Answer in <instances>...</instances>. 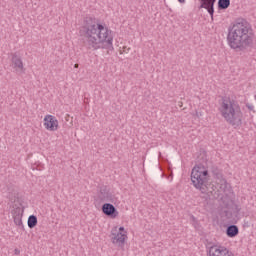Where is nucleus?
Returning a JSON list of instances; mask_svg holds the SVG:
<instances>
[{
	"instance_id": "obj_1",
	"label": "nucleus",
	"mask_w": 256,
	"mask_h": 256,
	"mask_svg": "<svg viewBox=\"0 0 256 256\" xmlns=\"http://www.w3.org/2000/svg\"><path fill=\"white\" fill-rule=\"evenodd\" d=\"M79 33L87 49H113V31L95 17H85Z\"/></svg>"
},
{
	"instance_id": "obj_2",
	"label": "nucleus",
	"mask_w": 256,
	"mask_h": 256,
	"mask_svg": "<svg viewBox=\"0 0 256 256\" xmlns=\"http://www.w3.org/2000/svg\"><path fill=\"white\" fill-rule=\"evenodd\" d=\"M228 45L234 51H245L253 46L255 32L251 23L244 18H238L228 30Z\"/></svg>"
},
{
	"instance_id": "obj_3",
	"label": "nucleus",
	"mask_w": 256,
	"mask_h": 256,
	"mask_svg": "<svg viewBox=\"0 0 256 256\" xmlns=\"http://www.w3.org/2000/svg\"><path fill=\"white\" fill-rule=\"evenodd\" d=\"M218 111L221 117L234 129L243 125V111H241V105L237 100L227 96L222 97Z\"/></svg>"
},
{
	"instance_id": "obj_4",
	"label": "nucleus",
	"mask_w": 256,
	"mask_h": 256,
	"mask_svg": "<svg viewBox=\"0 0 256 256\" xmlns=\"http://www.w3.org/2000/svg\"><path fill=\"white\" fill-rule=\"evenodd\" d=\"M191 181L196 189H199L201 193H205L209 181V171L202 165L194 166L191 172Z\"/></svg>"
},
{
	"instance_id": "obj_5",
	"label": "nucleus",
	"mask_w": 256,
	"mask_h": 256,
	"mask_svg": "<svg viewBox=\"0 0 256 256\" xmlns=\"http://www.w3.org/2000/svg\"><path fill=\"white\" fill-rule=\"evenodd\" d=\"M110 237L113 245H118L119 247H123L127 239V234L126 232L124 233L119 232V230H117V227H115L112 229Z\"/></svg>"
},
{
	"instance_id": "obj_6",
	"label": "nucleus",
	"mask_w": 256,
	"mask_h": 256,
	"mask_svg": "<svg viewBox=\"0 0 256 256\" xmlns=\"http://www.w3.org/2000/svg\"><path fill=\"white\" fill-rule=\"evenodd\" d=\"M44 127L47 131H57L59 129V121L53 115H46L44 117Z\"/></svg>"
},
{
	"instance_id": "obj_7",
	"label": "nucleus",
	"mask_w": 256,
	"mask_h": 256,
	"mask_svg": "<svg viewBox=\"0 0 256 256\" xmlns=\"http://www.w3.org/2000/svg\"><path fill=\"white\" fill-rule=\"evenodd\" d=\"M102 213L111 219H115L119 216V211L111 203H105L102 205Z\"/></svg>"
},
{
	"instance_id": "obj_8",
	"label": "nucleus",
	"mask_w": 256,
	"mask_h": 256,
	"mask_svg": "<svg viewBox=\"0 0 256 256\" xmlns=\"http://www.w3.org/2000/svg\"><path fill=\"white\" fill-rule=\"evenodd\" d=\"M12 67L17 73H25V67L23 66V60L17 54L12 55Z\"/></svg>"
},
{
	"instance_id": "obj_9",
	"label": "nucleus",
	"mask_w": 256,
	"mask_h": 256,
	"mask_svg": "<svg viewBox=\"0 0 256 256\" xmlns=\"http://www.w3.org/2000/svg\"><path fill=\"white\" fill-rule=\"evenodd\" d=\"M215 1H217V0H200L201 9H206L208 11L209 15H211V17H213V13H215V9L213 8L215 5Z\"/></svg>"
},
{
	"instance_id": "obj_10",
	"label": "nucleus",
	"mask_w": 256,
	"mask_h": 256,
	"mask_svg": "<svg viewBox=\"0 0 256 256\" xmlns=\"http://www.w3.org/2000/svg\"><path fill=\"white\" fill-rule=\"evenodd\" d=\"M100 199L101 201H113V194L107 190L106 186L100 188Z\"/></svg>"
},
{
	"instance_id": "obj_11",
	"label": "nucleus",
	"mask_w": 256,
	"mask_h": 256,
	"mask_svg": "<svg viewBox=\"0 0 256 256\" xmlns=\"http://www.w3.org/2000/svg\"><path fill=\"white\" fill-rule=\"evenodd\" d=\"M210 256H235V255L229 252L227 248L219 246L218 248H215L214 252Z\"/></svg>"
},
{
	"instance_id": "obj_12",
	"label": "nucleus",
	"mask_w": 256,
	"mask_h": 256,
	"mask_svg": "<svg viewBox=\"0 0 256 256\" xmlns=\"http://www.w3.org/2000/svg\"><path fill=\"white\" fill-rule=\"evenodd\" d=\"M226 235L227 237H237L239 235V227L237 225H230L226 229Z\"/></svg>"
},
{
	"instance_id": "obj_13",
	"label": "nucleus",
	"mask_w": 256,
	"mask_h": 256,
	"mask_svg": "<svg viewBox=\"0 0 256 256\" xmlns=\"http://www.w3.org/2000/svg\"><path fill=\"white\" fill-rule=\"evenodd\" d=\"M230 5H231V0H218V9L220 11L229 9Z\"/></svg>"
},
{
	"instance_id": "obj_14",
	"label": "nucleus",
	"mask_w": 256,
	"mask_h": 256,
	"mask_svg": "<svg viewBox=\"0 0 256 256\" xmlns=\"http://www.w3.org/2000/svg\"><path fill=\"white\" fill-rule=\"evenodd\" d=\"M23 215H21V213H17L14 214L13 219H14V223L15 225H17L18 227H23V219H22Z\"/></svg>"
},
{
	"instance_id": "obj_15",
	"label": "nucleus",
	"mask_w": 256,
	"mask_h": 256,
	"mask_svg": "<svg viewBox=\"0 0 256 256\" xmlns=\"http://www.w3.org/2000/svg\"><path fill=\"white\" fill-rule=\"evenodd\" d=\"M28 227H29V229H34V227H37V216H35V215L29 216Z\"/></svg>"
},
{
	"instance_id": "obj_16",
	"label": "nucleus",
	"mask_w": 256,
	"mask_h": 256,
	"mask_svg": "<svg viewBox=\"0 0 256 256\" xmlns=\"http://www.w3.org/2000/svg\"><path fill=\"white\" fill-rule=\"evenodd\" d=\"M14 255H21V250H19V248H15Z\"/></svg>"
},
{
	"instance_id": "obj_17",
	"label": "nucleus",
	"mask_w": 256,
	"mask_h": 256,
	"mask_svg": "<svg viewBox=\"0 0 256 256\" xmlns=\"http://www.w3.org/2000/svg\"><path fill=\"white\" fill-rule=\"evenodd\" d=\"M118 233H126L125 228L123 226L120 227Z\"/></svg>"
},
{
	"instance_id": "obj_18",
	"label": "nucleus",
	"mask_w": 256,
	"mask_h": 256,
	"mask_svg": "<svg viewBox=\"0 0 256 256\" xmlns=\"http://www.w3.org/2000/svg\"><path fill=\"white\" fill-rule=\"evenodd\" d=\"M74 67H75V69H78L79 68V64H75Z\"/></svg>"
},
{
	"instance_id": "obj_19",
	"label": "nucleus",
	"mask_w": 256,
	"mask_h": 256,
	"mask_svg": "<svg viewBox=\"0 0 256 256\" xmlns=\"http://www.w3.org/2000/svg\"><path fill=\"white\" fill-rule=\"evenodd\" d=\"M179 3H185V0H178Z\"/></svg>"
},
{
	"instance_id": "obj_20",
	"label": "nucleus",
	"mask_w": 256,
	"mask_h": 256,
	"mask_svg": "<svg viewBox=\"0 0 256 256\" xmlns=\"http://www.w3.org/2000/svg\"><path fill=\"white\" fill-rule=\"evenodd\" d=\"M192 221H195V216H191Z\"/></svg>"
},
{
	"instance_id": "obj_21",
	"label": "nucleus",
	"mask_w": 256,
	"mask_h": 256,
	"mask_svg": "<svg viewBox=\"0 0 256 256\" xmlns=\"http://www.w3.org/2000/svg\"><path fill=\"white\" fill-rule=\"evenodd\" d=\"M222 183H227V181L225 179L222 180Z\"/></svg>"
}]
</instances>
